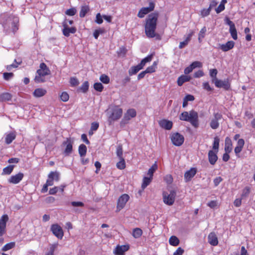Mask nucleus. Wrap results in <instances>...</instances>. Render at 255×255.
I'll list each match as a JSON object with an SVG mask.
<instances>
[{
  "instance_id": "obj_18",
  "label": "nucleus",
  "mask_w": 255,
  "mask_h": 255,
  "mask_svg": "<svg viewBox=\"0 0 255 255\" xmlns=\"http://www.w3.org/2000/svg\"><path fill=\"white\" fill-rule=\"evenodd\" d=\"M50 70L44 63H41L40 64V69L37 71V74L39 75L43 76L48 75L50 74Z\"/></svg>"
},
{
  "instance_id": "obj_15",
  "label": "nucleus",
  "mask_w": 255,
  "mask_h": 255,
  "mask_svg": "<svg viewBox=\"0 0 255 255\" xmlns=\"http://www.w3.org/2000/svg\"><path fill=\"white\" fill-rule=\"evenodd\" d=\"M8 220L7 215H3L0 219V236H2L5 232L6 224Z\"/></svg>"
},
{
  "instance_id": "obj_30",
  "label": "nucleus",
  "mask_w": 255,
  "mask_h": 255,
  "mask_svg": "<svg viewBox=\"0 0 255 255\" xmlns=\"http://www.w3.org/2000/svg\"><path fill=\"white\" fill-rule=\"evenodd\" d=\"M11 95L9 93H4L0 95V102L8 101L11 99Z\"/></svg>"
},
{
  "instance_id": "obj_8",
  "label": "nucleus",
  "mask_w": 255,
  "mask_h": 255,
  "mask_svg": "<svg viewBox=\"0 0 255 255\" xmlns=\"http://www.w3.org/2000/svg\"><path fill=\"white\" fill-rule=\"evenodd\" d=\"M129 199V196L127 194L122 195L118 199L117 206V211L119 212L126 206Z\"/></svg>"
},
{
  "instance_id": "obj_38",
  "label": "nucleus",
  "mask_w": 255,
  "mask_h": 255,
  "mask_svg": "<svg viewBox=\"0 0 255 255\" xmlns=\"http://www.w3.org/2000/svg\"><path fill=\"white\" fill-rule=\"evenodd\" d=\"M15 243L14 242H10L5 245L2 248L1 251L3 252H6L8 251L15 247Z\"/></svg>"
},
{
  "instance_id": "obj_5",
  "label": "nucleus",
  "mask_w": 255,
  "mask_h": 255,
  "mask_svg": "<svg viewBox=\"0 0 255 255\" xmlns=\"http://www.w3.org/2000/svg\"><path fill=\"white\" fill-rule=\"evenodd\" d=\"M176 195V192L174 190L170 191L169 193L163 192V200L164 203L167 205H172L174 202Z\"/></svg>"
},
{
  "instance_id": "obj_64",
  "label": "nucleus",
  "mask_w": 255,
  "mask_h": 255,
  "mask_svg": "<svg viewBox=\"0 0 255 255\" xmlns=\"http://www.w3.org/2000/svg\"><path fill=\"white\" fill-rule=\"evenodd\" d=\"M184 250L181 247H179L173 253V255H182L184 253Z\"/></svg>"
},
{
  "instance_id": "obj_12",
  "label": "nucleus",
  "mask_w": 255,
  "mask_h": 255,
  "mask_svg": "<svg viewBox=\"0 0 255 255\" xmlns=\"http://www.w3.org/2000/svg\"><path fill=\"white\" fill-rule=\"evenodd\" d=\"M171 139L173 144L176 146L182 145L184 140L183 136L178 132L173 133Z\"/></svg>"
},
{
  "instance_id": "obj_17",
  "label": "nucleus",
  "mask_w": 255,
  "mask_h": 255,
  "mask_svg": "<svg viewBox=\"0 0 255 255\" xmlns=\"http://www.w3.org/2000/svg\"><path fill=\"white\" fill-rule=\"evenodd\" d=\"M53 176H55V180L58 181L59 179V174L57 172L51 171L48 174V179L46 181L47 186H52L53 185Z\"/></svg>"
},
{
  "instance_id": "obj_27",
  "label": "nucleus",
  "mask_w": 255,
  "mask_h": 255,
  "mask_svg": "<svg viewBox=\"0 0 255 255\" xmlns=\"http://www.w3.org/2000/svg\"><path fill=\"white\" fill-rule=\"evenodd\" d=\"M46 92V90L44 89L37 88L34 91L33 95L36 98H40L44 96Z\"/></svg>"
},
{
  "instance_id": "obj_61",
  "label": "nucleus",
  "mask_w": 255,
  "mask_h": 255,
  "mask_svg": "<svg viewBox=\"0 0 255 255\" xmlns=\"http://www.w3.org/2000/svg\"><path fill=\"white\" fill-rule=\"evenodd\" d=\"M218 203L217 201L212 200L208 203L207 205L212 209L215 208L217 206Z\"/></svg>"
},
{
  "instance_id": "obj_35",
  "label": "nucleus",
  "mask_w": 255,
  "mask_h": 255,
  "mask_svg": "<svg viewBox=\"0 0 255 255\" xmlns=\"http://www.w3.org/2000/svg\"><path fill=\"white\" fill-rule=\"evenodd\" d=\"M106 32L104 28H99L94 31L93 36L95 39H97L100 34L105 33Z\"/></svg>"
},
{
  "instance_id": "obj_23",
  "label": "nucleus",
  "mask_w": 255,
  "mask_h": 255,
  "mask_svg": "<svg viewBox=\"0 0 255 255\" xmlns=\"http://www.w3.org/2000/svg\"><path fill=\"white\" fill-rule=\"evenodd\" d=\"M197 172L195 168H191L189 170L186 171L184 174V178L186 181H190L193 178Z\"/></svg>"
},
{
  "instance_id": "obj_13",
  "label": "nucleus",
  "mask_w": 255,
  "mask_h": 255,
  "mask_svg": "<svg viewBox=\"0 0 255 255\" xmlns=\"http://www.w3.org/2000/svg\"><path fill=\"white\" fill-rule=\"evenodd\" d=\"M214 83L215 84V86L217 88H222L226 90H228L230 88V83H229L228 79L221 80L217 79Z\"/></svg>"
},
{
  "instance_id": "obj_14",
  "label": "nucleus",
  "mask_w": 255,
  "mask_h": 255,
  "mask_svg": "<svg viewBox=\"0 0 255 255\" xmlns=\"http://www.w3.org/2000/svg\"><path fill=\"white\" fill-rule=\"evenodd\" d=\"M63 29L62 30L63 34L64 36L68 37L71 33H75L76 31V28L74 27H69L66 21L63 22Z\"/></svg>"
},
{
  "instance_id": "obj_45",
  "label": "nucleus",
  "mask_w": 255,
  "mask_h": 255,
  "mask_svg": "<svg viewBox=\"0 0 255 255\" xmlns=\"http://www.w3.org/2000/svg\"><path fill=\"white\" fill-rule=\"evenodd\" d=\"M157 165L156 164V163L152 165V166L148 169V173H147V174L148 175H149V177H151V178H152L153 173L157 169Z\"/></svg>"
},
{
  "instance_id": "obj_7",
  "label": "nucleus",
  "mask_w": 255,
  "mask_h": 255,
  "mask_svg": "<svg viewBox=\"0 0 255 255\" xmlns=\"http://www.w3.org/2000/svg\"><path fill=\"white\" fill-rule=\"evenodd\" d=\"M73 143L74 140L71 138H67L65 141L63 142L62 146H65L63 152L65 156H68L72 153Z\"/></svg>"
},
{
  "instance_id": "obj_3",
  "label": "nucleus",
  "mask_w": 255,
  "mask_h": 255,
  "mask_svg": "<svg viewBox=\"0 0 255 255\" xmlns=\"http://www.w3.org/2000/svg\"><path fill=\"white\" fill-rule=\"evenodd\" d=\"M108 121L110 124L120 119L123 114V110L119 106H114L110 110Z\"/></svg>"
},
{
  "instance_id": "obj_10",
  "label": "nucleus",
  "mask_w": 255,
  "mask_h": 255,
  "mask_svg": "<svg viewBox=\"0 0 255 255\" xmlns=\"http://www.w3.org/2000/svg\"><path fill=\"white\" fill-rule=\"evenodd\" d=\"M155 7V3L153 1H150L149 6L142 7L138 12L137 16L139 18H143L145 15L153 10Z\"/></svg>"
},
{
  "instance_id": "obj_42",
  "label": "nucleus",
  "mask_w": 255,
  "mask_h": 255,
  "mask_svg": "<svg viewBox=\"0 0 255 255\" xmlns=\"http://www.w3.org/2000/svg\"><path fill=\"white\" fill-rule=\"evenodd\" d=\"M220 139L218 137L216 136L214 139V142L213 144V149L216 150L218 152L219 147Z\"/></svg>"
},
{
  "instance_id": "obj_36",
  "label": "nucleus",
  "mask_w": 255,
  "mask_h": 255,
  "mask_svg": "<svg viewBox=\"0 0 255 255\" xmlns=\"http://www.w3.org/2000/svg\"><path fill=\"white\" fill-rule=\"evenodd\" d=\"M89 8L87 5L82 6L81 8V10L79 13V16L80 17H84L86 13L89 11Z\"/></svg>"
},
{
  "instance_id": "obj_58",
  "label": "nucleus",
  "mask_w": 255,
  "mask_h": 255,
  "mask_svg": "<svg viewBox=\"0 0 255 255\" xmlns=\"http://www.w3.org/2000/svg\"><path fill=\"white\" fill-rule=\"evenodd\" d=\"M13 77V74L12 73H4L3 74V79L5 80H9Z\"/></svg>"
},
{
  "instance_id": "obj_37",
  "label": "nucleus",
  "mask_w": 255,
  "mask_h": 255,
  "mask_svg": "<svg viewBox=\"0 0 255 255\" xmlns=\"http://www.w3.org/2000/svg\"><path fill=\"white\" fill-rule=\"evenodd\" d=\"M218 71L216 69H210L209 71V74L210 77L212 78V81L214 83L217 79V75Z\"/></svg>"
},
{
  "instance_id": "obj_60",
  "label": "nucleus",
  "mask_w": 255,
  "mask_h": 255,
  "mask_svg": "<svg viewBox=\"0 0 255 255\" xmlns=\"http://www.w3.org/2000/svg\"><path fill=\"white\" fill-rule=\"evenodd\" d=\"M76 13V10L74 8L68 9L66 11V14L70 16H73Z\"/></svg>"
},
{
  "instance_id": "obj_34",
  "label": "nucleus",
  "mask_w": 255,
  "mask_h": 255,
  "mask_svg": "<svg viewBox=\"0 0 255 255\" xmlns=\"http://www.w3.org/2000/svg\"><path fill=\"white\" fill-rule=\"evenodd\" d=\"M169 243L171 246H177L179 244V240L176 236H172L169 238Z\"/></svg>"
},
{
  "instance_id": "obj_25",
  "label": "nucleus",
  "mask_w": 255,
  "mask_h": 255,
  "mask_svg": "<svg viewBox=\"0 0 255 255\" xmlns=\"http://www.w3.org/2000/svg\"><path fill=\"white\" fill-rule=\"evenodd\" d=\"M16 137L15 132H10L5 134V142L7 144H9Z\"/></svg>"
},
{
  "instance_id": "obj_49",
  "label": "nucleus",
  "mask_w": 255,
  "mask_h": 255,
  "mask_svg": "<svg viewBox=\"0 0 255 255\" xmlns=\"http://www.w3.org/2000/svg\"><path fill=\"white\" fill-rule=\"evenodd\" d=\"M34 81L36 83H43L45 82V78L43 76L39 75L37 74L35 76Z\"/></svg>"
},
{
  "instance_id": "obj_56",
  "label": "nucleus",
  "mask_w": 255,
  "mask_h": 255,
  "mask_svg": "<svg viewBox=\"0 0 255 255\" xmlns=\"http://www.w3.org/2000/svg\"><path fill=\"white\" fill-rule=\"evenodd\" d=\"M155 66H156V63L154 62L153 65L148 67L144 71L146 74L154 72L155 71Z\"/></svg>"
},
{
  "instance_id": "obj_57",
  "label": "nucleus",
  "mask_w": 255,
  "mask_h": 255,
  "mask_svg": "<svg viewBox=\"0 0 255 255\" xmlns=\"http://www.w3.org/2000/svg\"><path fill=\"white\" fill-rule=\"evenodd\" d=\"M193 69L195 68H201L202 67V63L199 61H194L190 64Z\"/></svg>"
},
{
  "instance_id": "obj_50",
  "label": "nucleus",
  "mask_w": 255,
  "mask_h": 255,
  "mask_svg": "<svg viewBox=\"0 0 255 255\" xmlns=\"http://www.w3.org/2000/svg\"><path fill=\"white\" fill-rule=\"evenodd\" d=\"M70 83L72 87H75L79 85V82L77 78L76 77H71L70 79Z\"/></svg>"
},
{
  "instance_id": "obj_62",
  "label": "nucleus",
  "mask_w": 255,
  "mask_h": 255,
  "mask_svg": "<svg viewBox=\"0 0 255 255\" xmlns=\"http://www.w3.org/2000/svg\"><path fill=\"white\" fill-rule=\"evenodd\" d=\"M225 8V5L220 3L219 5L215 8V11L217 13H219L223 11Z\"/></svg>"
},
{
  "instance_id": "obj_54",
  "label": "nucleus",
  "mask_w": 255,
  "mask_h": 255,
  "mask_svg": "<svg viewBox=\"0 0 255 255\" xmlns=\"http://www.w3.org/2000/svg\"><path fill=\"white\" fill-rule=\"evenodd\" d=\"M211 9L209 7L208 8H204L201 11V15L202 17H205L209 15Z\"/></svg>"
},
{
  "instance_id": "obj_28",
  "label": "nucleus",
  "mask_w": 255,
  "mask_h": 255,
  "mask_svg": "<svg viewBox=\"0 0 255 255\" xmlns=\"http://www.w3.org/2000/svg\"><path fill=\"white\" fill-rule=\"evenodd\" d=\"M225 150L226 152H231L232 150V142L229 137L225 139Z\"/></svg>"
},
{
  "instance_id": "obj_1",
  "label": "nucleus",
  "mask_w": 255,
  "mask_h": 255,
  "mask_svg": "<svg viewBox=\"0 0 255 255\" xmlns=\"http://www.w3.org/2000/svg\"><path fill=\"white\" fill-rule=\"evenodd\" d=\"M158 16V13L154 12L149 14L146 19L145 33L148 38L155 37L157 40L161 39V36L155 32Z\"/></svg>"
},
{
  "instance_id": "obj_59",
  "label": "nucleus",
  "mask_w": 255,
  "mask_h": 255,
  "mask_svg": "<svg viewBox=\"0 0 255 255\" xmlns=\"http://www.w3.org/2000/svg\"><path fill=\"white\" fill-rule=\"evenodd\" d=\"M58 245V243H55L51 245L50 247V251L48 253L54 255V252L56 249L57 248Z\"/></svg>"
},
{
  "instance_id": "obj_33",
  "label": "nucleus",
  "mask_w": 255,
  "mask_h": 255,
  "mask_svg": "<svg viewBox=\"0 0 255 255\" xmlns=\"http://www.w3.org/2000/svg\"><path fill=\"white\" fill-rule=\"evenodd\" d=\"M152 178L151 177H144L143 178L142 183L141 185V188L144 189L151 182Z\"/></svg>"
},
{
  "instance_id": "obj_46",
  "label": "nucleus",
  "mask_w": 255,
  "mask_h": 255,
  "mask_svg": "<svg viewBox=\"0 0 255 255\" xmlns=\"http://www.w3.org/2000/svg\"><path fill=\"white\" fill-rule=\"evenodd\" d=\"M120 161L117 163V167L121 170L124 169L126 167V163L124 158L120 159Z\"/></svg>"
},
{
  "instance_id": "obj_48",
  "label": "nucleus",
  "mask_w": 255,
  "mask_h": 255,
  "mask_svg": "<svg viewBox=\"0 0 255 255\" xmlns=\"http://www.w3.org/2000/svg\"><path fill=\"white\" fill-rule=\"evenodd\" d=\"M100 80L104 84H108L110 82L109 77L105 74H102L100 77Z\"/></svg>"
},
{
  "instance_id": "obj_43",
  "label": "nucleus",
  "mask_w": 255,
  "mask_h": 255,
  "mask_svg": "<svg viewBox=\"0 0 255 255\" xmlns=\"http://www.w3.org/2000/svg\"><path fill=\"white\" fill-rule=\"evenodd\" d=\"M14 63H12L6 66V68L7 71H10L12 68H17L18 66L21 63L20 61L17 62L16 59L14 60Z\"/></svg>"
},
{
  "instance_id": "obj_63",
  "label": "nucleus",
  "mask_w": 255,
  "mask_h": 255,
  "mask_svg": "<svg viewBox=\"0 0 255 255\" xmlns=\"http://www.w3.org/2000/svg\"><path fill=\"white\" fill-rule=\"evenodd\" d=\"M204 75V72H203V71L199 70L198 71L194 73V77L195 78H200V77L203 76Z\"/></svg>"
},
{
  "instance_id": "obj_26",
  "label": "nucleus",
  "mask_w": 255,
  "mask_h": 255,
  "mask_svg": "<svg viewBox=\"0 0 255 255\" xmlns=\"http://www.w3.org/2000/svg\"><path fill=\"white\" fill-rule=\"evenodd\" d=\"M191 79V77L186 75H182L178 77L177 79V84L179 86H181L185 82L189 81Z\"/></svg>"
},
{
  "instance_id": "obj_32",
  "label": "nucleus",
  "mask_w": 255,
  "mask_h": 255,
  "mask_svg": "<svg viewBox=\"0 0 255 255\" xmlns=\"http://www.w3.org/2000/svg\"><path fill=\"white\" fill-rule=\"evenodd\" d=\"M152 58V55H150L143 58L140 62V63L138 64L140 67L142 69L143 67L145 66L146 63L149 62L151 61Z\"/></svg>"
},
{
  "instance_id": "obj_24",
  "label": "nucleus",
  "mask_w": 255,
  "mask_h": 255,
  "mask_svg": "<svg viewBox=\"0 0 255 255\" xmlns=\"http://www.w3.org/2000/svg\"><path fill=\"white\" fill-rule=\"evenodd\" d=\"M160 126L166 129L169 130L172 127V122L166 120H162L159 122Z\"/></svg>"
},
{
  "instance_id": "obj_39",
  "label": "nucleus",
  "mask_w": 255,
  "mask_h": 255,
  "mask_svg": "<svg viewBox=\"0 0 255 255\" xmlns=\"http://www.w3.org/2000/svg\"><path fill=\"white\" fill-rule=\"evenodd\" d=\"M14 168L13 165H8V166L4 168L2 170V175H9L13 171Z\"/></svg>"
},
{
  "instance_id": "obj_11",
  "label": "nucleus",
  "mask_w": 255,
  "mask_h": 255,
  "mask_svg": "<svg viewBox=\"0 0 255 255\" xmlns=\"http://www.w3.org/2000/svg\"><path fill=\"white\" fill-rule=\"evenodd\" d=\"M52 233L58 239H62L64 233L62 228L58 224H53L51 227Z\"/></svg>"
},
{
  "instance_id": "obj_22",
  "label": "nucleus",
  "mask_w": 255,
  "mask_h": 255,
  "mask_svg": "<svg viewBox=\"0 0 255 255\" xmlns=\"http://www.w3.org/2000/svg\"><path fill=\"white\" fill-rule=\"evenodd\" d=\"M235 45V42L233 41H228L225 44H220V48L224 52L228 51L232 49Z\"/></svg>"
},
{
  "instance_id": "obj_4",
  "label": "nucleus",
  "mask_w": 255,
  "mask_h": 255,
  "mask_svg": "<svg viewBox=\"0 0 255 255\" xmlns=\"http://www.w3.org/2000/svg\"><path fill=\"white\" fill-rule=\"evenodd\" d=\"M18 18L17 17L14 16L12 18V22L10 23V26H8L6 23H3L2 26L4 32L6 34H9L11 32L14 34L18 29Z\"/></svg>"
},
{
  "instance_id": "obj_52",
  "label": "nucleus",
  "mask_w": 255,
  "mask_h": 255,
  "mask_svg": "<svg viewBox=\"0 0 255 255\" xmlns=\"http://www.w3.org/2000/svg\"><path fill=\"white\" fill-rule=\"evenodd\" d=\"M116 153L119 159L124 158L123 157V148L122 145H119L117 147Z\"/></svg>"
},
{
  "instance_id": "obj_21",
  "label": "nucleus",
  "mask_w": 255,
  "mask_h": 255,
  "mask_svg": "<svg viewBox=\"0 0 255 255\" xmlns=\"http://www.w3.org/2000/svg\"><path fill=\"white\" fill-rule=\"evenodd\" d=\"M209 243L213 246H216L218 244V238L215 233H210L208 236Z\"/></svg>"
},
{
  "instance_id": "obj_47",
  "label": "nucleus",
  "mask_w": 255,
  "mask_h": 255,
  "mask_svg": "<svg viewBox=\"0 0 255 255\" xmlns=\"http://www.w3.org/2000/svg\"><path fill=\"white\" fill-rule=\"evenodd\" d=\"M250 193V188L249 187H246L242 191L241 195L242 198H244L248 196Z\"/></svg>"
},
{
  "instance_id": "obj_20",
  "label": "nucleus",
  "mask_w": 255,
  "mask_h": 255,
  "mask_svg": "<svg viewBox=\"0 0 255 255\" xmlns=\"http://www.w3.org/2000/svg\"><path fill=\"white\" fill-rule=\"evenodd\" d=\"M217 153V152L214 151L212 150H209L208 152V159L211 165H214L218 159Z\"/></svg>"
},
{
  "instance_id": "obj_44",
  "label": "nucleus",
  "mask_w": 255,
  "mask_h": 255,
  "mask_svg": "<svg viewBox=\"0 0 255 255\" xmlns=\"http://www.w3.org/2000/svg\"><path fill=\"white\" fill-rule=\"evenodd\" d=\"M89 89V83L88 81L84 82L81 87H79V90L83 93H86Z\"/></svg>"
},
{
  "instance_id": "obj_40",
  "label": "nucleus",
  "mask_w": 255,
  "mask_h": 255,
  "mask_svg": "<svg viewBox=\"0 0 255 255\" xmlns=\"http://www.w3.org/2000/svg\"><path fill=\"white\" fill-rule=\"evenodd\" d=\"M142 234V230L139 228H135L133 230L132 236L134 238H139Z\"/></svg>"
},
{
  "instance_id": "obj_31",
  "label": "nucleus",
  "mask_w": 255,
  "mask_h": 255,
  "mask_svg": "<svg viewBox=\"0 0 255 255\" xmlns=\"http://www.w3.org/2000/svg\"><path fill=\"white\" fill-rule=\"evenodd\" d=\"M141 69H142V68L138 64L136 66L131 67L128 70V74L130 76L134 75Z\"/></svg>"
},
{
  "instance_id": "obj_29",
  "label": "nucleus",
  "mask_w": 255,
  "mask_h": 255,
  "mask_svg": "<svg viewBox=\"0 0 255 255\" xmlns=\"http://www.w3.org/2000/svg\"><path fill=\"white\" fill-rule=\"evenodd\" d=\"M87 147L84 144H81L79 145L78 148V152L81 157H84L87 153Z\"/></svg>"
},
{
  "instance_id": "obj_53",
  "label": "nucleus",
  "mask_w": 255,
  "mask_h": 255,
  "mask_svg": "<svg viewBox=\"0 0 255 255\" xmlns=\"http://www.w3.org/2000/svg\"><path fill=\"white\" fill-rule=\"evenodd\" d=\"M94 88L95 90L102 92L103 90L104 87L101 83H96L94 85Z\"/></svg>"
},
{
  "instance_id": "obj_51",
  "label": "nucleus",
  "mask_w": 255,
  "mask_h": 255,
  "mask_svg": "<svg viewBox=\"0 0 255 255\" xmlns=\"http://www.w3.org/2000/svg\"><path fill=\"white\" fill-rule=\"evenodd\" d=\"M60 99L63 102H67L68 101L69 99V96L68 94L66 92H63L60 95Z\"/></svg>"
},
{
  "instance_id": "obj_19",
  "label": "nucleus",
  "mask_w": 255,
  "mask_h": 255,
  "mask_svg": "<svg viewBox=\"0 0 255 255\" xmlns=\"http://www.w3.org/2000/svg\"><path fill=\"white\" fill-rule=\"evenodd\" d=\"M129 248L128 245L118 246L114 253L116 255H125V252L128 251Z\"/></svg>"
},
{
  "instance_id": "obj_9",
  "label": "nucleus",
  "mask_w": 255,
  "mask_h": 255,
  "mask_svg": "<svg viewBox=\"0 0 255 255\" xmlns=\"http://www.w3.org/2000/svg\"><path fill=\"white\" fill-rule=\"evenodd\" d=\"M213 116L214 117L211 119L210 126L211 128L216 129L219 127V121L222 118V115L219 113H214Z\"/></svg>"
},
{
  "instance_id": "obj_55",
  "label": "nucleus",
  "mask_w": 255,
  "mask_h": 255,
  "mask_svg": "<svg viewBox=\"0 0 255 255\" xmlns=\"http://www.w3.org/2000/svg\"><path fill=\"white\" fill-rule=\"evenodd\" d=\"M103 16H102L100 13H98L96 16L95 22L97 24H100L103 22Z\"/></svg>"
},
{
  "instance_id": "obj_16",
  "label": "nucleus",
  "mask_w": 255,
  "mask_h": 255,
  "mask_svg": "<svg viewBox=\"0 0 255 255\" xmlns=\"http://www.w3.org/2000/svg\"><path fill=\"white\" fill-rule=\"evenodd\" d=\"M24 175L22 173L19 172L14 175L11 176L8 181L10 183L16 184L19 183L23 179Z\"/></svg>"
},
{
  "instance_id": "obj_6",
  "label": "nucleus",
  "mask_w": 255,
  "mask_h": 255,
  "mask_svg": "<svg viewBox=\"0 0 255 255\" xmlns=\"http://www.w3.org/2000/svg\"><path fill=\"white\" fill-rule=\"evenodd\" d=\"M136 115V111L134 109H128L125 114L124 118L120 123L121 126H124L128 123L131 118H134Z\"/></svg>"
},
{
  "instance_id": "obj_41",
  "label": "nucleus",
  "mask_w": 255,
  "mask_h": 255,
  "mask_svg": "<svg viewBox=\"0 0 255 255\" xmlns=\"http://www.w3.org/2000/svg\"><path fill=\"white\" fill-rule=\"evenodd\" d=\"M229 31L231 33L232 37L234 40H237L238 38V35L236 27L234 26L233 27H230Z\"/></svg>"
},
{
  "instance_id": "obj_2",
  "label": "nucleus",
  "mask_w": 255,
  "mask_h": 255,
  "mask_svg": "<svg viewBox=\"0 0 255 255\" xmlns=\"http://www.w3.org/2000/svg\"><path fill=\"white\" fill-rule=\"evenodd\" d=\"M179 119L181 121L189 122L195 128L199 127L198 114L194 110H191L189 112H183L180 114Z\"/></svg>"
}]
</instances>
